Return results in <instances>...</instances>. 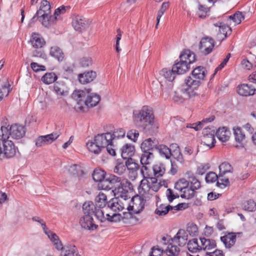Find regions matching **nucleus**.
I'll return each mask as SVG.
<instances>
[{
    "label": "nucleus",
    "mask_w": 256,
    "mask_h": 256,
    "mask_svg": "<svg viewBox=\"0 0 256 256\" xmlns=\"http://www.w3.org/2000/svg\"><path fill=\"white\" fill-rule=\"evenodd\" d=\"M206 70L203 66L196 68L192 72V76H188L185 80L186 88H182V92L187 98H194L197 96L196 90L201 84L200 80H203L206 75Z\"/></svg>",
    "instance_id": "1"
},
{
    "label": "nucleus",
    "mask_w": 256,
    "mask_h": 256,
    "mask_svg": "<svg viewBox=\"0 0 256 256\" xmlns=\"http://www.w3.org/2000/svg\"><path fill=\"white\" fill-rule=\"evenodd\" d=\"M91 89L84 90H76L72 94V98L77 102L76 108L80 112H84V107H94L99 102L100 96L96 94L90 93Z\"/></svg>",
    "instance_id": "2"
},
{
    "label": "nucleus",
    "mask_w": 256,
    "mask_h": 256,
    "mask_svg": "<svg viewBox=\"0 0 256 256\" xmlns=\"http://www.w3.org/2000/svg\"><path fill=\"white\" fill-rule=\"evenodd\" d=\"M134 122L138 127L145 128L148 125L154 124V116L150 107L144 106L139 110L133 112Z\"/></svg>",
    "instance_id": "3"
},
{
    "label": "nucleus",
    "mask_w": 256,
    "mask_h": 256,
    "mask_svg": "<svg viewBox=\"0 0 256 256\" xmlns=\"http://www.w3.org/2000/svg\"><path fill=\"white\" fill-rule=\"evenodd\" d=\"M1 132L2 139H3L2 156L7 158H13L16 152H18V148L11 140H8L10 136H8V130L6 127L2 126Z\"/></svg>",
    "instance_id": "4"
},
{
    "label": "nucleus",
    "mask_w": 256,
    "mask_h": 256,
    "mask_svg": "<svg viewBox=\"0 0 256 256\" xmlns=\"http://www.w3.org/2000/svg\"><path fill=\"white\" fill-rule=\"evenodd\" d=\"M188 179L190 182V186H187L184 190L182 192L181 198L186 199H190L194 196L195 192L201 187L200 182L194 174L190 172H186Z\"/></svg>",
    "instance_id": "5"
},
{
    "label": "nucleus",
    "mask_w": 256,
    "mask_h": 256,
    "mask_svg": "<svg viewBox=\"0 0 256 256\" xmlns=\"http://www.w3.org/2000/svg\"><path fill=\"white\" fill-rule=\"evenodd\" d=\"M133 190V186L132 183L127 179L122 178H120V180L117 187H116L115 190H112L115 194H117L118 197L124 198L126 200L128 198V192Z\"/></svg>",
    "instance_id": "6"
},
{
    "label": "nucleus",
    "mask_w": 256,
    "mask_h": 256,
    "mask_svg": "<svg viewBox=\"0 0 256 256\" xmlns=\"http://www.w3.org/2000/svg\"><path fill=\"white\" fill-rule=\"evenodd\" d=\"M53 244L58 250H60L59 256H80L77 248L74 246H64L60 240Z\"/></svg>",
    "instance_id": "7"
},
{
    "label": "nucleus",
    "mask_w": 256,
    "mask_h": 256,
    "mask_svg": "<svg viewBox=\"0 0 256 256\" xmlns=\"http://www.w3.org/2000/svg\"><path fill=\"white\" fill-rule=\"evenodd\" d=\"M146 200L141 196H136L131 199V202L127 207V210L132 211L134 214L141 212L145 206Z\"/></svg>",
    "instance_id": "8"
},
{
    "label": "nucleus",
    "mask_w": 256,
    "mask_h": 256,
    "mask_svg": "<svg viewBox=\"0 0 256 256\" xmlns=\"http://www.w3.org/2000/svg\"><path fill=\"white\" fill-rule=\"evenodd\" d=\"M140 172L144 178H148L151 188V192H157L160 188L162 185L160 182H158V180L156 178L152 177L151 170H148L146 167H144L140 170Z\"/></svg>",
    "instance_id": "9"
},
{
    "label": "nucleus",
    "mask_w": 256,
    "mask_h": 256,
    "mask_svg": "<svg viewBox=\"0 0 256 256\" xmlns=\"http://www.w3.org/2000/svg\"><path fill=\"white\" fill-rule=\"evenodd\" d=\"M214 46V40L212 38L206 36L201 39L199 44V49L202 54L206 56L212 52Z\"/></svg>",
    "instance_id": "10"
},
{
    "label": "nucleus",
    "mask_w": 256,
    "mask_h": 256,
    "mask_svg": "<svg viewBox=\"0 0 256 256\" xmlns=\"http://www.w3.org/2000/svg\"><path fill=\"white\" fill-rule=\"evenodd\" d=\"M42 10V8H40L32 20H34L36 17L40 18V21L42 22V24L45 27H48L50 25L55 24L56 21V17L54 18L52 16L48 17Z\"/></svg>",
    "instance_id": "11"
},
{
    "label": "nucleus",
    "mask_w": 256,
    "mask_h": 256,
    "mask_svg": "<svg viewBox=\"0 0 256 256\" xmlns=\"http://www.w3.org/2000/svg\"><path fill=\"white\" fill-rule=\"evenodd\" d=\"M94 141H96V143L100 146V147L104 150L106 146L112 143V133L108 132L98 134L94 136Z\"/></svg>",
    "instance_id": "12"
},
{
    "label": "nucleus",
    "mask_w": 256,
    "mask_h": 256,
    "mask_svg": "<svg viewBox=\"0 0 256 256\" xmlns=\"http://www.w3.org/2000/svg\"><path fill=\"white\" fill-rule=\"evenodd\" d=\"M8 136H10L12 138L20 139L22 138L26 132L25 128L24 126L17 124H12L8 130Z\"/></svg>",
    "instance_id": "13"
},
{
    "label": "nucleus",
    "mask_w": 256,
    "mask_h": 256,
    "mask_svg": "<svg viewBox=\"0 0 256 256\" xmlns=\"http://www.w3.org/2000/svg\"><path fill=\"white\" fill-rule=\"evenodd\" d=\"M72 24L74 30L79 32L86 30L90 24L88 20L79 16H76L74 18Z\"/></svg>",
    "instance_id": "14"
},
{
    "label": "nucleus",
    "mask_w": 256,
    "mask_h": 256,
    "mask_svg": "<svg viewBox=\"0 0 256 256\" xmlns=\"http://www.w3.org/2000/svg\"><path fill=\"white\" fill-rule=\"evenodd\" d=\"M80 224L83 228L90 230H94L98 227V226L94 224L92 216L90 215L84 214L80 218Z\"/></svg>",
    "instance_id": "15"
},
{
    "label": "nucleus",
    "mask_w": 256,
    "mask_h": 256,
    "mask_svg": "<svg viewBox=\"0 0 256 256\" xmlns=\"http://www.w3.org/2000/svg\"><path fill=\"white\" fill-rule=\"evenodd\" d=\"M236 234L235 232H228L220 237V240L223 242L226 248H230L236 243Z\"/></svg>",
    "instance_id": "16"
},
{
    "label": "nucleus",
    "mask_w": 256,
    "mask_h": 256,
    "mask_svg": "<svg viewBox=\"0 0 256 256\" xmlns=\"http://www.w3.org/2000/svg\"><path fill=\"white\" fill-rule=\"evenodd\" d=\"M188 239V235L186 232L183 229H180L176 235L171 240V242L178 244L179 246H182L186 244Z\"/></svg>",
    "instance_id": "17"
},
{
    "label": "nucleus",
    "mask_w": 256,
    "mask_h": 256,
    "mask_svg": "<svg viewBox=\"0 0 256 256\" xmlns=\"http://www.w3.org/2000/svg\"><path fill=\"white\" fill-rule=\"evenodd\" d=\"M256 89L251 84H242L239 85L237 88L238 94L242 96H248L254 95Z\"/></svg>",
    "instance_id": "18"
},
{
    "label": "nucleus",
    "mask_w": 256,
    "mask_h": 256,
    "mask_svg": "<svg viewBox=\"0 0 256 256\" xmlns=\"http://www.w3.org/2000/svg\"><path fill=\"white\" fill-rule=\"evenodd\" d=\"M124 208V204L120 200L113 198L107 202L106 209L109 208L114 212H117L122 211Z\"/></svg>",
    "instance_id": "19"
},
{
    "label": "nucleus",
    "mask_w": 256,
    "mask_h": 256,
    "mask_svg": "<svg viewBox=\"0 0 256 256\" xmlns=\"http://www.w3.org/2000/svg\"><path fill=\"white\" fill-rule=\"evenodd\" d=\"M96 76V72L90 70L78 75L79 82L82 84H86L92 82Z\"/></svg>",
    "instance_id": "20"
},
{
    "label": "nucleus",
    "mask_w": 256,
    "mask_h": 256,
    "mask_svg": "<svg viewBox=\"0 0 256 256\" xmlns=\"http://www.w3.org/2000/svg\"><path fill=\"white\" fill-rule=\"evenodd\" d=\"M135 152V148L134 145L126 144L121 149L122 157L125 160H129L133 156Z\"/></svg>",
    "instance_id": "21"
},
{
    "label": "nucleus",
    "mask_w": 256,
    "mask_h": 256,
    "mask_svg": "<svg viewBox=\"0 0 256 256\" xmlns=\"http://www.w3.org/2000/svg\"><path fill=\"white\" fill-rule=\"evenodd\" d=\"M158 146L155 138H148L142 143L140 147L142 152H152Z\"/></svg>",
    "instance_id": "22"
},
{
    "label": "nucleus",
    "mask_w": 256,
    "mask_h": 256,
    "mask_svg": "<svg viewBox=\"0 0 256 256\" xmlns=\"http://www.w3.org/2000/svg\"><path fill=\"white\" fill-rule=\"evenodd\" d=\"M230 130L226 126L218 128L216 132V136L222 142L228 141L230 138Z\"/></svg>",
    "instance_id": "23"
},
{
    "label": "nucleus",
    "mask_w": 256,
    "mask_h": 256,
    "mask_svg": "<svg viewBox=\"0 0 256 256\" xmlns=\"http://www.w3.org/2000/svg\"><path fill=\"white\" fill-rule=\"evenodd\" d=\"M174 71L177 74H182L188 70L190 68L188 64L184 60L180 59V62L176 63L172 66Z\"/></svg>",
    "instance_id": "24"
},
{
    "label": "nucleus",
    "mask_w": 256,
    "mask_h": 256,
    "mask_svg": "<svg viewBox=\"0 0 256 256\" xmlns=\"http://www.w3.org/2000/svg\"><path fill=\"white\" fill-rule=\"evenodd\" d=\"M154 155L152 152H143L140 158V163L142 164L141 170L146 167L148 170H151L147 165H149L152 161Z\"/></svg>",
    "instance_id": "25"
},
{
    "label": "nucleus",
    "mask_w": 256,
    "mask_h": 256,
    "mask_svg": "<svg viewBox=\"0 0 256 256\" xmlns=\"http://www.w3.org/2000/svg\"><path fill=\"white\" fill-rule=\"evenodd\" d=\"M152 177L159 178L164 175L166 172V166L164 164L158 162L154 164L152 168Z\"/></svg>",
    "instance_id": "26"
},
{
    "label": "nucleus",
    "mask_w": 256,
    "mask_h": 256,
    "mask_svg": "<svg viewBox=\"0 0 256 256\" xmlns=\"http://www.w3.org/2000/svg\"><path fill=\"white\" fill-rule=\"evenodd\" d=\"M32 46L36 48H42L46 44L44 39L38 34H33L30 38Z\"/></svg>",
    "instance_id": "27"
},
{
    "label": "nucleus",
    "mask_w": 256,
    "mask_h": 256,
    "mask_svg": "<svg viewBox=\"0 0 256 256\" xmlns=\"http://www.w3.org/2000/svg\"><path fill=\"white\" fill-rule=\"evenodd\" d=\"M180 59L186 62L188 64L194 62L196 60L195 54L190 50H184L180 56Z\"/></svg>",
    "instance_id": "28"
},
{
    "label": "nucleus",
    "mask_w": 256,
    "mask_h": 256,
    "mask_svg": "<svg viewBox=\"0 0 256 256\" xmlns=\"http://www.w3.org/2000/svg\"><path fill=\"white\" fill-rule=\"evenodd\" d=\"M200 240L201 250H211L214 248L216 246V242L214 240L201 238Z\"/></svg>",
    "instance_id": "29"
},
{
    "label": "nucleus",
    "mask_w": 256,
    "mask_h": 256,
    "mask_svg": "<svg viewBox=\"0 0 256 256\" xmlns=\"http://www.w3.org/2000/svg\"><path fill=\"white\" fill-rule=\"evenodd\" d=\"M96 206L92 201L85 202L82 206V210L84 214L91 216L94 214V211H96Z\"/></svg>",
    "instance_id": "30"
},
{
    "label": "nucleus",
    "mask_w": 256,
    "mask_h": 256,
    "mask_svg": "<svg viewBox=\"0 0 256 256\" xmlns=\"http://www.w3.org/2000/svg\"><path fill=\"white\" fill-rule=\"evenodd\" d=\"M148 178H144L140 181L139 186L138 190L140 194H152L151 188Z\"/></svg>",
    "instance_id": "31"
},
{
    "label": "nucleus",
    "mask_w": 256,
    "mask_h": 256,
    "mask_svg": "<svg viewBox=\"0 0 256 256\" xmlns=\"http://www.w3.org/2000/svg\"><path fill=\"white\" fill-rule=\"evenodd\" d=\"M170 146L171 148L174 149V150L172 151L171 156H173L174 158L180 162L182 163L184 162V160L179 146L176 144H172Z\"/></svg>",
    "instance_id": "32"
},
{
    "label": "nucleus",
    "mask_w": 256,
    "mask_h": 256,
    "mask_svg": "<svg viewBox=\"0 0 256 256\" xmlns=\"http://www.w3.org/2000/svg\"><path fill=\"white\" fill-rule=\"evenodd\" d=\"M50 55L59 62H62L64 57L62 50L57 46H52L50 48Z\"/></svg>",
    "instance_id": "33"
},
{
    "label": "nucleus",
    "mask_w": 256,
    "mask_h": 256,
    "mask_svg": "<svg viewBox=\"0 0 256 256\" xmlns=\"http://www.w3.org/2000/svg\"><path fill=\"white\" fill-rule=\"evenodd\" d=\"M106 196L105 194L100 192L95 198L96 205L100 208H105L107 207Z\"/></svg>",
    "instance_id": "34"
},
{
    "label": "nucleus",
    "mask_w": 256,
    "mask_h": 256,
    "mask_svg": "<svg viewBox=\"0 0 256 256\" xmlns=\"http://www.w3.org/2000/svg\"><path fill=\"white\" fill-rule=\"evenodd\" d=\"M215 118L214 116H212L208 118H204L202 122H198L196 123L192 124H188L187 128H190L194 129L196 130H198L201 129L203 126L204 124L213 121Z\"/></svg>",
    "instance_id": "35"
},
{
    "label": "nucleus",
    "mask_w": 256,
    "mask_h": 256,
    "mask_svg": "<svg viewBox=\"0 0 256 256\" xmlns=\"http://www.w3.org/2000/svg\"><path fill=\"white\" fill-rule=\"evenodd\" d=\"M160 154L162 156L166 158V159H169L172 155L171 148H168L167 146L164 144L158 145L156 147Z\"/></svg>",
    "instance_id": "36"
},
{
    "label": "nucleus",
    "mask_w": 256,
    "mask_h": 256,
    "mask_svg": "<svg viewBox=\"0 0 256 256\" xmlns=\"http://www.w3.org/2000/svg\"><path fill=\"white\" fill-rule=\"evenodd\" d=\"M86 146L88 150L96 154H98L103 149L100 147V145L96 143V141L94 140L88 141L86 143Z\"/></svg>",
    "instance_id": "37"
},
{
    "label": "nucleus",
    "mask_w": 256,
    "mask_h": 256,
    "mask_svg": "<svg viewBox=\"0 0 256 256\" xmlns=\"http://www.w3.org/2000/svg\"><path fill=\"white\" fill-rule=\"evenodd\" d=\"M188 250L192 253L197 252L201 250V246L198 243L197 238H193L190 240L187 244Z\"/></svg>",
    "instance_id": "38"
},
{
    "label": "nucleus",
    "mask_w": 256,
    "mask_h": 256,
    "mask_svg": "<svg viewBox=\"0 0 256 256\" xmlns=\"http://www.w3.org/2000/svg\"><path fill=\"white\" fill-rule=\"evenodd\" d=\"M160 74L169 82H172L174 79L175 76L176 74V73L174 71L172 68V70L166 68H163L160 71Z\"/></svg>",
    "instance_id": "39"
},
{
    "label": "nucleus",
    "mask_w": 256,
    "mask_h": 256,
    "mask_svg": "<svg viewBox=\"0 0 256 256\" xmlns=\"http://www.w3.org/2000/svg\"><path fill=\"white\" fill-rule=\"evenodd\" d=\"M173 210V208L170 205L166 206L164 204H160L157 206V208L155 210V214L160 216H163L166 214L170 210Z\"/></svg>",
    "instance_id": "40"
},
{
    "label": "nucleus",
    "mask_w": 256,
    "mask_h": 256,
    "mask_svg": "<svg viewBox=\"0 0 256 256\" xmlns=\"http://www.w3.org/2000/svg\"><path fill=\"white\" fill-rule=\"evenodd\" d=\"M54 90L55 92L60 95H64L66 92H67V87L65 83L63 82H57L54 84Z\"/></svg>",
    "instance_id": "41"
},
{
    "label": "nucleus",
    "mask_w": 256,
    "mask_h": 256,
    "mask_svg": "<svg viewBox=\"0 0 256 256\" xmlns=\"http://www.w3.org/2000/svg\"><path fill=\"white\" fill-rule=\"evenodd\" d=\"M220 177H224V175L228 172H232L233 168L232 166L227 162H224L221 164L219 166Z\"/></svg>",
    "instance_id": "42"
},
{
    "label": "nucleus",
    "mask_w": 256,
    "mask_h": 256,
    "mask_svg": "<svg viewBox=\"0 0 256 256\" xmlns=\"http://www.w3.org/2000/svg\"><path fill=\"white\" fill-rule=\"evenodd\" d=\"M102 208H103L97 207L94 214L96 218L100 222H105L108 220V218H109L108 216H110V213H108L104 215V210Z\"/></svg>",
    "instance_id": "43"
},
{
    "label": "nucleus",
    "mask_w": 256,
    "mask_h": 256,
    "mask_svg": "<svg viewBox=\"0 0 256 256\" xmlns=\"http://www.w3.org/2000/svg\"><path fill=\"white\" fill-rule=\"evenodd\" d=\"M180 252V248L175 245H173L170 242L165 250V252L168 256H176Z\"/></svg>",
    "instance_id": "44"
},
{
    "label": "nucleus",
    "mask_w": 256,
    "mask_h": 256,
    "mask_svg": "<svg viewBox=\"0 0 256 256\" xmlns=\"http://www.w3.org/2000/svg\"><path fill=\"white\" fill-rule=\"evenodd\" d=\"M190 182L188 179L186 180L184 178H181L176 182L174 188L182 192L187 186H190Z\"/></svg>",
    "instance_id": "45"
},
{
    "label": "nucleus",
    "mask_w": 256,
    "mask_h": 256,
    "mask_svg": "<svg viewBox=\"0 0 256 256\" xmlns=\"http://www.w3.org/2000/svg\"><path fill=\"white\" fill-rule=\"evenodd\" d=\"M106 172L101 169H96L94 171L92 178L95 182L100 183L106 176Z\"/></svg>",
    "instance_id": "46"
},
{
    "label": "nucleus",
    "mask_w": 256,
    "mask_h": 256,
    "mask_svg": "<svg viewBox=\"0 0 256 256\" xmlns=\"http://www.w3.org/2000/svg\"><path fill=\"white\" fill-rule=\"evenodd\" d=\"M169 6V2H164L162 4V6L158 12V16L156 18V28H158V26L160 22L161 17L164 14V12L168 8Z\"/></svg>",
    "instance_id": "47"
},
{
    "label": "nucleus",
    "mask_w": 256,
    "mask_h": 256,
    "mask_svg": "<svg viewBox=\"0 0 256 256\" xmlns=\"http://www.w3.org/2000/svg\"><path fill=\"white\" fill-rule=\"evenodd\" d=\"M57 76L54 72L46 73L42 78V80L46 84H50L54 82Z\"/></svg>",
    "instance_id": "48"
},
{
    "label": "nucleus",
    "mask_w": 256,
    "mask_h": 256,
    "mask_svg": "<svg viewBox=\"0 0 256 256\" xmlns=\"http://www.w3.org/2000/svg\"><path fill=\"white\" fill-rule=\"evenodd\" d=\"M231 32L232 29L229 26L220 22V26H219V34H222L224 36V38H222V40L226 38L228 34H230Z\"/></svg>",
    "instance_id": "49"
},
{
    "label": "nucleus",
    "mask_w": 256,
    "mask_h": 256,
    "mask_svg": "<svg viewBox=\"0 0 256 256\" xmlns=\"http://www.w3.org/2000/svg\"><path fill=\"white\" fill-rule=\"evenodd\" d=\"M234 131L236 141L238 143L242 142L245 139V134L242 131L241 128L237 127L236 128H234Z\"/></svg>",
    "instance_id": "50"
},
{
    "label": "nucleus",
    "mask_w": 256,
    "mask_h": 256,
    "mask_svg": "<svg viewBox=\"0 0 256 256\" xmlns=\"http://www.w3.org/2000/svg\"><path fill=\"white\" fill-rule=\"evenodd\" d=\"M243 208L248 212H254L256 210V203L252 200H247L242 204Z\"/></svg>",
    "instance_id": "51"
},
{
    "label": "nucleus",
    "mask_w": 256,
    "mask_h": 256,
    "mask_svg": "<svg viewBox=\"0 0 256 256\" xmlns=\"http://www.w3.org/2000/svg\"><path fill=\"white\" fill-rule=\"evenodd\" d=\"M108 178L110 184L111 190H115L116 187H117L118 185L119 184L120 178L114 174H110L108 176Z\"/></svg>",
    "instance_id": "52"
},
{
    "label": "nucleus",
    "mask_w": 256,
    "mask_h": 256,
    "mask_svg": "<svg viewBox=\"0 0 256 256\" xmlns=\"http://www.w3.org/2000/svg\"><path fill=\"white\" fill-rule=\"evenodd\" d=\"M68 170L73 176H78L83 172L80 166L76 164L70 166Z\"/></svg>",
    "instance_id": "53"
},
{
    "label": "nucleus",
    "mask_w": 256,
    "mask_h": 256,
    "mask_svg": "<svg viewBox=\"0 0 256 256\" xmlns=\"http://www.w3.org/2000/svg\"><path fill=\"white\" fill-rule=\"evenodd\" d=\"M186 232L192 236H197L198 232L197 226L194 223L188 224Z\"/></svg>",
    "instance_id": "54"
},
{
    "label": "nucleus",
    "mask_w": 256,
    "mask_h": 256,
    "mask_svg": "<svg viewBox=\"0 0 256 256\" xmlns=\"http://www.w3.org/2000/svg\"><path fill=\"white\" fill-rule=\"evenodd\" d=\"M42 136L46 145L52 144L54 140H56L59 136V134L57 132H52L49 134Z\"/></svg>",
    "instance_id": "55"
},
{
    "label": "nucleus",
    "mask_w": 256,
    "mask_h": 256,
    "mask_svg": "<svg viewBox=\"0 0 256 256\" xmlns=\"http://www.w3.org/2000/svg\"><path fill=\"white\" fill-rule=\"evenodd\" d=\"M229 18L233 20L235 24H240L244 19V16L242 12H237L234 14L230 16Z\"/></svg>",
    "instance_id": "56"
},
{
    "label": "nucleus",
    "mask_w": 256,
    "mask_h": 256,
    "mask_svg": "<svg viewBox=\"0 0 256 256\" xmlns=\"http://www.w3.org/2000/svg\"><path fill=\"white\" fill-rule=\"evenodd\" d=\"M160 89L162 94L166 92L168 94L172 90L173 87V84L170 82L167 84L166 81L164 82H160Z\"/></svg>",
    "instance_id": "57"
},
{
    "label": "nucleus",
    "mask_w": 256,
    "mask_h": 256,
    "mask_svg": "<svg viewBox=\"0 0 256 256\" xmlns=\"http://www.w3.org/2000/svg\"><path fill=\"white\" fill-rule=\"evenodd\" d=\"M93 61L92 58L90 56H84L80 60V65L83 68H88L91 66Z\"/></svg>",
    "instance_id": "58"
},
{
    "label": "nucleus",
    "mask_w": 256,
    "mask_h": 256,
    "mask_svg": "<svg viewBox=\"0 0 256 256\" xmlns=\"http://www.w3.org/2000/svg\"><path fill=\"white\" fill-rule=\"evenodd\" d=\"M98 188L104 190H111L110 184L108 180V176H106L100 183L98 184Z\"/></svg>",
    "instance_id": "59"
},
{
    "label": "nucleus",
    "mask_w": 256,
    "mask_h": 256,
    "mask_svg": "<svg viewBox=\"0 0 256 256\" xmlns=\"http://www.w3.org/2000/svg\"><path fill=\"white\" fill-rule=\"evenodd\" d=\"M40 8H42V10L45 12L46 15L50 17L51 14L50 6V2L46 0H44L41 2Z\"/></svg>",
    "instance_id": "60"
},
{
    "label": "nucleus",
    "mask_w": 256,
    "mask_h": 256,
    "mask_svg": "<svg viewBox=\"0 0 256 256\" xmlns=\"http://www.w3.org/2000/svg\"><path fill=\"white\" fill-rule=\"evenodd\" d=\"M219 176L217 180L216 186L221 188H224L230 185V182L228 178H221Z\"/></svg>",
    "instance_id": "61"
},
{
    "label": "nucleus",
    "mask_w": 256,
    "mask_h": 256,
    "mask_svg": "<svg viewBox=\"0 0 256 256\" xmlns=\"http://www.w3.org/2000/svg\"><path fill=\"white\" fill-rule=\"evenodd\" d=\"M202 134L203 136L214 137L216 134L215 130L214 127L208 126L203 130Z\"/></svg>",
    "instance_id": "62"
},
{
    "label": "nucleus",
    "mask_w": 256,
    "mask_h": 256,
    "mask_svg": "<svg viewBox=\"0 0 256 256\" xmlns=\"http://www.w3.org/2000/svg\"><path fill=\"white\" fill-rule=\"evenodd\" d=\"M166 196L170 202H172L174 200L178 198L180 196L178 193H175L170 188L167 189L166 191Z\"/></svg>",
    "instance_id": "63"
},
{
    "label": "nucleus",
    "mask_w": 256,
    "mask_h": 256,
    "mask_svg": "<svg viewBox=\"0 0 256 256\" xmlns=\"http://www.w3.org/2000/svg\"><path fill=\"white\" fill-rule=\"evenodd\" d=\"M139 136V132L136 130H130L127 134V137L128 138L134 142H136Z\"/></svg>",
    "instance_id": "64"
}]
</instances>
